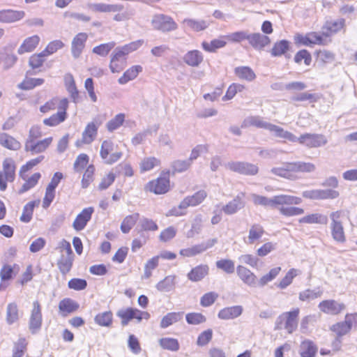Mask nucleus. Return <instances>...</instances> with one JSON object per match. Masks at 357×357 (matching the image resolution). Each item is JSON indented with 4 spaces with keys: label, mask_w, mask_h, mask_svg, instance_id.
Here are the masks:
<instances>
[{
    "label": "nucleus",
    "mask_w": 357,
    "mask_h": 357,
    "mask_svg": "<svg viewBox=\"0 0 357 357\" xmlns=\"http://www.w3.org/2000/svg\"><path fill=\"white\" fill-rule=\"evenodd\" d=\"M227 44L225 35L220 36L218 38H213L210 42L203 41L202 43V49L208 53H215L219 49L224 48Z\"/></svg>",
    "instance_id": "bb28decb"
},
{
    "label": "nucleus",
    "mask_w": 357,
    "mask_h": 357,
    "mask_svg": "<svg viewBox=\"0 0 357 357\" xmlns=\"http://www.w3.org/2000/svg\"><path fill=\"white\" fill-rule=\"evenodd\" d=\"M143 68L140 65H135L128 68L119 78L118 82L120 84H125L128 82L135 79L138 75L142 72Z\"/></svg>",
    "instance_id": "58836bf2"
},
{
    "label": "nucleus",
    "mask_w": 357,
    "mask_h": 357,
    "mask_svg": "<svg viewBox=\"0 0 357 357\" xmlns=\"http://www.w3.org/2000/svg\"><path fill=\"white\" fill-rule=\"evenodd\" d=\"M39 202V200L31 201L24 206L22 213L20 218L21 222L27 223L31 220L34 208Z\"/></svg>",
    "instance_id": "8fccbe9b"
},
{
    "label": "nucleus",
    "mask_w": 357,
    "mask_h": 357,
    "mask_svg": "<svg viewBox=\"0 0 357 357\" xmlns=\"http://www.w3.org/2000/svg\"><path fill=\"white\" fill-rule=\"evenodd\" d=\"M88 34L84 32L77 33L72 40L71 43V54L75 59L81 56L88 40Z\"/></svg>",
    "instance_id": "aec40b11"
},
{
    "label": "nucleus",
    "mask_w": 357,
    "mask_h": 357,
    "mask_svg": "<svg viewBox=\"0 0 357 357\" xmlns=\"http://www.w3.org/2000/svg\"><path fill=\"white\" fill-rule=\"evenodd\" d=\"M243 310L241 305L226 307L218 312V317L223 320L234 319L241 316Z\"/></svg>",
    "instance_id": "72a5a7b5"
},
{
    "label": "nucleus",
    "mask_w": 357,
    "mask_h": 357,
    "mask_svg": "<svg viewBox=\"0 0 357 357\" xmlns=\"http://www.w3.org/2000/svg\"><path fill=\"white\" fill-rule=\"evenodd\" d=\"M228 168L234 172L245 175H255L258 172L257 165L244 162H232L228 164Z\"/></svg>",
    "instance_id": "4be33fe9"
},
{
    "label": "nucleus",
    "mask_w": 357,
    "mask_h": 357,
    "mask_svg": "<svg viewBox=\"0 0 357 357\" xmlns=\"http://www.w3.org/2000/svg\"><path fill=\"white\" fill-rule=\"evenodd\" d=\"M28 341L24 337H20L13 343L12 357H23L27 351Z\"/></svg>",
    "instance_id": "c03bdc74"
},
{
    "label": "nucleus",
    "mask_w": 357,
    "mask_h": 357,
    "mask_svg": "<svg viewBox=\"0 0 357 357\" xmlns=\"http://www.w3.org/2000/svg\"><path fill=\"white\" fill-rule=\"evenodd\" d=\"M22 316L19 305L16 302H10L6 306V321L8 325L17 323Z\"/></svg>",
    "instance_id": "c85d7f7f"
},
{
    "label": "nucleus",
    "mask_w": 357,
    "mask_h": 357,
    "mask_svg": "<svg viewBox=\"0 0 357 357\" xmlns=\"http://www.w3.org/2000/svg\"><path fill=\"white\" fill-rule=\"evenodd\" d=\"M248 42L249 45L257 50H261L271 43L268 36L260 33H248Z\"/></svg>",
    "instance_id": "b1692460"
},
{
    "label": "nucleus",
    "mask_w": 357,
    "mask_h": 357,
    "mask_svg": "<svg viewBox=\"0 0 357 357\" xmlns=\"http://www.w3.org/2000/svg\"><path fill=\"white\" fill-rule=\"evenodd\" d=\"M100 156L106 164L112 165L121 158L123 153L114 142L106 139L101 144Z\"/></svg>",
    "instance_id": "6e6552de"
},
{
    "label": "nucleus",
    "mask_w": 357,
    "mask_h": 357,
    "mask_svg": "<svg viewBox=\"0 0 357 357\" xmlns=\"http://www.w3.org/2000/svg\"><path fill=\"white\" fill-rule=\"evenodd\" d=\"M45 83L43 78H33L26 76L23 80L18 84V88L23 91H29L33 89L37 86H40Z\"/></svg>",
    "instance_id": "79ce46f5"
},
{
    "label": "nucleus",
    "mask_w": 357,
    "mask_h": 357,
    "mask_svg": "<svg viewBox=\"0 0 357 357\" xmlns=\"http://www.w3.org/2000/svg\"><path fill=\"white\" fill-rule=\"evenodd\" d=\"M43 135L41 128L38 126H32L29 131L24 150L31 155H37L45 152L52 144L54 138L52 136L38 139Z\"/></svg>",
    "instance_id": "f03ea898"
},
{
    "label": "nucleus",
    "mask_w": 357,
    "mask_h": 357,
    "mask_svg": "<svg viewBox=\"0 0 357 357\" xmlns=\"http://www.w3.org/2000/svg\"><path fill=\"white\" fill-rule=\"evenodd\" d=\"M0 145L10 151H18L21 149V142L6 132H0Z\"/></svg>",
    "instance_id": "473e14b6"
},
{
    "label": "nucleus",
    "mask_w": 357,
    "mask_h": 357,
    "mask_svg": "<svg viewBox=\"0 0 357 357\" xmlns=\"http://www.w3.org/2000/svg\"><path fill=\"white\" fill-rule=\"evenodd\" d=\"M40 43V38L38 35H33L26 38L17 49L20 55L30 53L36 50Z\"/></svg>",
    "instance_id": "393cba45"
},
{
    "label": "nucleus",
    "mask_w": 357,
    "mask_h": 357,
    "mask_svg": "<svg viewBox=\"0 0 357 357\" xmlns=\"http://www.w3.org/2000/svg\"><path fill=\"white\" fill-rule=\"evenodd\" d=\"M151 24L153 30L162 33L174 31L178 29V24L173 17L162 13L154 15Z\"/></svg>",
    "instance_id": "9b49d317"
},
{
    "label": "nucleus",
    "mask_w": 357,
    "mask_h": 357,
    "mask_svg": "<svg viewBox=\"0 0 357 357\" xmlns=\"http://www.w3.org/2000/svg\"><path fill=\"white\" fill-rule=\"evenodd\" d=\"M209 273V267L207 264H199L192 268L187 274L189 280L197 282L202 280Z\"/></svg>",
    "instance_id": "cd10ccee"
},
{
    "label": "nucleus",
    "mask_w": 357,
    "mask_h": 357,
    "mask_svg": "<svg viewBox=\"0 0 357 357\" xmlns=\"http://www.w3.org/2000/svg\"><path fill=\"white\" fill-rule=\"evenodd\" d=\"M142 40H139L117 47L110 56L109 67L111 72L113 73H121L127 66L126 56L138 50L142 46Z\"/></svg>",
    "instance_id": "7ed1b4c3"
},
{
    "label": "nucleus",
    "mask_w": 357,
    "mask_h": 357,
    "mask_svg": "<svg viewBox=\"0 0 357 357\" xmlns=\"http://www.w3.org/2000/svg\"><path fill=\"white\" fill-rule=\"evenodd\" d=\"M47 56L43 51L38 53H34L29 58L28 63L33 70L41 68L47 60Z\"/></svg>",
    "instance_id": "37998d69"
},
{
    "label": "nucleus",
    "mask_w": 357,
    "mask_h": 357,
    "mask_svg": "<svg viewBox=\"0 0 357 357\" xmlns=\"http://www.w3.org/2000/svg\"><path fill=\"white\" fill-rule=\"evenodd\" d=\"M59 314L62 317L75 312L79 308V303L70 298H64L60 301L58 305Z\"/></svg>",
    "instance_id": "a878e982"
},
{
    "label": "nucleus",
    "mask_w": 357,
    "mask_h": 357,
    "mask_svg": "<svg viewBox=\"0 0 357 357\" xmlns=\"http://www.w3.org/2000/svg\"><path fill=\"white\" fill-rule=\"evenodd\" d=\"M185 319L190 325L201 324L206 321V317L201 312H189L186 314Z\"/></svg>",
    "instance_id": "e2e57ef3"
},
{
    "label": "nucleus",
    "mask_w": 357,
    "mask_h": 357,
    "mask_svg": "<svg viewBox=\"0 0 357 357\" xmlns=\"http://www.w3.org/2000/svg\"><path fill=\"white\" fill-rule=\"evenodd\" d=\"M236 274L241 280L248 286L255 284L257 280L256 275L252 271L242 265L237 266Z\"/></svg>",
    "instance_id": "2f4dec72"
},
{
    "label": "nucleus",
    "mask_w": 357,
    "mask_h": 357,
    "mask_svg": "<svg viewBox=\"0 0 357 357\" xmlns=\"http://www.w3.org/2000/svg\"><path fill=\"white\" fill-rule=\"evenodd\" d=\"M204 60L202 53L197 50H190L183 56V61L189 66L198 67Z\"/></svg>",
    "instance_id": "e433bc0d"
},
{
    "label": "nucleus",
    "mask_w": 357,
    "mask_h": 357,
    "mask_svg": "<svg viewBox=\"0 0 357 357\" xmlns=\"http://www.w3.org/2000/svg\"><path fill=\"white\" fill-rule=\"evenodd\" d=\"M289 50V42L282 40L274 44L271 49V54L274 56H279L284 54Z\"/></svg>",
    "instance_id": "69168bd1"
},
{
    "label": "nucleus",
    "mask_w": 357,
    "mask_h": 357,
    "mask_svg": "<svg viewBox=\"0 0 357 357\" xmlns=\"http://www.w3.org/2000/svg\"><path fill=\"white\" fill-rule=\"evenodd\" d=\"M356 321H357V313H348L345 315L344 321L333 324L330 330L337 337H341L350 332L353 324Z\"/></svg>",
    "instance_id": "2eb2a0df"
},
{
    "label": "nucleus",
    "mask_w": 357,
    "mask_h": 357,
    "mask_svg": "<svg viewBox=\"0 0 357 357\" xmlns=\"http://www.w3.org/2000/svg\"><path fill=\"white\" fill-rule=\"evenodd\" d=\"M65 46L64 43L61 40H54L50 41L43 50V52L47 56L56 53Z\"/></svg>",
    "instance_id": "0e129e2a"
},
{
    "label": "nucleus",
    "mask_w": 357,
    "mask_h": 357,
    "mask_svg": "<svg viewBox=\"0 0 357 357\" xmlns=\"http://www.w3.org/2000/svg\"><path fill=\"white\" fill-rule=\"evenodd\" d=\"M311 165L302 162H289L282 167H275L273 172L278 176L287 178H294L301 173L309 172L311 170Z\"/></svg>",
    "instance_id": "423d86ee"
},
{
    "label": "nucleus",
    "mask_w": 357,
    "mask_h": 357,
    "mask_svg": "<svg viewBox=\"0 0 357 357\" xmlns=\"http://www.w3.org/2000/svg\"><path fill=\"white\" fill-rule=\"evenodd\" d=\"M124 121L125 114L122 113L118 114L107 123V128L109 131L113 132L120 128Z\"/></svg>",
    "instance_id": "774afa93"
},
{
    "label": "nucleus",
    "mask_w": 357,
    "mask_h": 357,
    "mask_svg": "<svg viewBox=\"0 0 357 357\" xmlns=\"http://www.w3.org/2000/svg\"><path fill=\"white\" fill-rule=\"evenodd\" d=\"M116 316L120 319L121 324L123 326L128 325V324L135 319L139 323L142 319H149L150 314L146 311H142L136 307H127L119 310Z\"/></svg>",
    "instance_id": "1a4fd4ad"
},
{
    "label": "nucleus",
    "mask_w": 357,
    "mask_h": 357,
    "mask_svg": "<svg viewBox=\"0 0 357 357\" xmlns=\"http://www.w3.org/2000/svg\"><path fill=\"white\" fill-rule=\"evenodd\" d=\"M101 122L98 119H94L86 126L80 140L76 142L77 146H81L85 144H91L97 137L98 130Z\"/></svg>",
    "instance_id": "f3484780"
},
{
    "label": "nucleus",
    "mask_w": 357,
    "mask_h": 357,
    "mask_svg": "<svg viewBox=\"0 0 357 357\" xmlns=\"http://www.w3.org/2000/svg\"><path fill=\"white\" fill-rule=\"evenodd\" d=\"M19 176L20 178L24 181V183L22 185L18 191L20 194H23L35 188L42 177V175L40 172H34L31 176H29L28 173H19Z\"/></svg>",
    "instance_id": "5701e85b"
},
{
    "label": "nucleus",
    "mask_w": 357,
    "mask_h": 357,
    "mask_svg": "<svg viewBox=\"0 0 357 357\" xmlns=\"http://www.w3.org/2000/svg\"><path fill=\"white\" fill-rule=\"evenodd\" d=\"M344 216V212L342 210L333 212L330 215L331 236L333 240L338 243H344L346 241V234L342 221Z\"/></svg>",
    "instance_id": "9d476101"
},
{
    "label": "nucleus",
    "mask_w": 357,
    "mask_h": 357,
    "mask_svg": "<svg viewBox=\"0 0 357 357\" xmlns=\"http://www.w3.org/2000/svg\"><path fill=\"white\" fill-rule=\"evenodd\" d=\"M245 193L242 192L236 196L231 201L223 207V211L228 215L235 213L238 210L243 208L244 202Z\"/></svg>",
    "instance_id": "c9c22d12"
},
{
    "label": "nucleus",
    "mask_w": 357,
    "mask_h": 357,
    "mask_svg": "<svg viewBox=\"0 0 357 357\" xmlns=\"http://www.w3.org/2000/svg\"><path fill=\"white\" fill-rule=\"evenodd\" d=\"M252 201L255 205L272 206L277 208L280 213L286 217L300 215L304 213V210L294 206L301 203V198L289 195H279L269 199L266 197L252 195Z\"/></svg>",
    "instance_id": "f257e3e1"
},
{
    "label": "nucleus",
    "mask_w": 357,
    "mask_h": 357,
    "mask_svg": "<svg viewBox=\"0 0 357 357\" xmlns=\"http://www.w3.org/2000/svg\"><path fill=\"white\" fill-rule=\"evenodd\" d=\"M236 77L247 82H252L256 79V74L254 70L249 66H238L234 70Z\"/></svg>",
    "instance_id": "ea45409f"
},
{
    "label": "nucleus",
    "mask_w": 357,
    "mask_h": 357,
    "mask_svg": "<svg viewBox=\"0 0 357 357\" xmlns=\"http://www.w3.org/2000/svg\"><path fill=\"white\" fill-rule=\"evenodd\" d=\"M115 6L117 7L112 11L114 13V20L116 22H123L130 19V14L129 11L124 8V6L121 4L115 3Z\"/></svg>",
    "instance_id": "bf43d9fd"
},
{
    "label": "nucleus",
    "mask_w": 357,
    "mask_h": 357,
    "mask_svg": "<svg viewBox=\"0 0 357 357\" xmlns=\"http://www.w3.org/2000/svg\"><path fill=\"white\" fill-rule=\"evenodd\" d=\"M73 256H61L57 261V266L62 275L69 273L73 265Z\"/></svg>",
    "instance_id": "de8ad7c7"
},
{
    "label": "nucleus",
    "mask_w": 357,
    "mask_h": 357,
    "mask_svg": "<svg viewBox=\"0 0 357 357\" xmlns=\"http://www.w3.org/2000/svg\"><path fill=\"white\" fill-rule=\"evenodd\" d=\"M207 197V193L204 190H200L192 195L185 197L179 204L178 208L186 209L188 207H194L202 204Z\"/></svg>",
    "instance_id": "412c9836"
},
{
    "label": "nucleus",
    "mask_w": 357,
    "mask_h": 357,
    "mask_svg": "<svg viewBox=\"0 0 357 357\" xmlns=\"http://www.w3.org/2000/svg\"><path fill=\"white\" fill-rule=\"evenodd\" d=\"M343 30L345 31V20L340 18L336 20L327 21L321 31L314 36V43L326 45L331 41V37Z\"/></svg>",
    "instance_id": "20e7f679"
},
{
    "label": "nucleus",
    "mask_w": 357,
    "mask_h": 357,
    "mask_svg": "<svg viewBox=\"0 0 357 357\" xmlns=\"http://www.w3.org/2000/svg\"><path fill=\"white\" fill-rule=\"evenodd\" d=\"M298 314V309L282 313L276 320L275 329L284 328L289 333H293L297 328Z\"/></svg>",
    "instance_id": "f8f14e48"
},
{
    "label": "nucleus",
    "mask_w": 357,
    "mask_h": 357,
    "mask_svg": "<svg viewBox=\"0 0 357 357\" xmlns=\"http://www.w3.org/2000/svg\"><path fill=\"white\" fill-rule=\"evenodd\" d=\"M216 266L227 274H231L235 271L234 261L229 259H221L216 261Z\"/></svg>",
    "instance_id": "052dcab7"
},
{
    "label": "nucleus",
    "mask_w": 357,
    "mask_h": 357,
    "mask_svg": "<svg viewBox=\"0 0 357 357\" xmlns=\"http://www.w3.org/2000/svg\"><path fill=\"white\" fill-rule=\"evenodd\" d=\"M45 159L44 155H38L35 158H32L28 160L24 165H22L19 173L24 174L28 173L29 171L33 169L35 167L41 163Z\"/></svg>",
    "instance_id": "680f3d73"
},
{
    "label": "nucleus",
    "mask_w": 357,
    "mask_h": 357,
    "mask_svg": "<svg viewBox=\"0 0 357 357\" xmlns=\"http://www.w3.org/2000/svg\"><path fill=\"white\" fill-rule=\"evenodd\" d=\"M183 23L191 30L197 32L204 31L208 26V23L203 20L187 18L183 21Z\"/></svg>",
    "instance_id": "09e8293b"
},
{
    "label": "nucleus",
    "mask_w": 357,
    "mask_h": 357,
    "mask_svg": "<svg viewBox=\"0 0 357 357\" xmlns=\"http://www.w3.org/2000/svg\"><path fill=\"white\" fill-rule=\"evenodd\" d=\"M25 15L23 10H15L11 9H6L0 10V22L1 23H13L22 20Z\"/></svg>",
    "instance_id": "c756f323"
},
{
    "label": "nucleus",
    "mask_w": 357,
    "mask_h": 357,
    "mask_svg": "<svg viewBox=\"0 0 357 357\" xmlns=\"http://www.w3.org/2000/svg\"><path fill=\"white\" fill-rule=\"evenodd\" d=\"M63 178L64 175L61 172H56L53 174L50 183L45 189V194L42 200L43 208H48L53 202L56 196V189Z\"/></svg>",
    "instance_id": "ddd939ff"
},
{
    "label": "nucleus",
    "mask_w": 357,
    "mask_h": 357,
    "mask_svg": "<svg viewBox=\"0 0 357 357\" xmlns=\"http://www.w3.org/2000/svg\"><path fill=\"white\" fill-rule=\"evenodd\" d=\"M96 167L93 164L89 165L85 169L82 180L81 185L82 188H88L90 184L94 181Z\"/></svg>",
    "instance_id": "49530a36"
},
{
    "label": "nucleus",
    "mask_w": 357,
    "mask_h": 357,
    "mask_svg": "<svg viewBox=\"0 0 357 357\" xmlns=\"http://www.w3.org/2000/svg\"><path fill=\"white\" fill-rule=\"evenodd\" d=\"M94 321L100 326L111 327L113 324V313L110 310L100 312L95 316Z\"/></svg>",
    "instance_id": "a18cd8bd"
},
{
    "label": "nucleus",
    "mask_w": 357,
    "mask_h": 357,
    "mask_svg": "<svg viewBox=\"0 0 357 357\" xmlns=\"http://www.w3.org/2000/svg\"><path fill=\"white\" fill-rule=\"evenodd\" d=\"M182 312H169L162 317L160 321V327L165 328L179 321L182 319Z\"/></svg>",
    "instance_id": "6e6d98bb"
},
{
    "label": "nucleus",
    "mask_w": 357,
    "mask_h": 357,
    "mask_svg": "<svg viewBox=\"0 0 357 357\" xmlns=\"http://www.w3.org/2000/svg\"><path fill=\"white\" fill-rule=\"evenodd\" d=\"M318 307L324 314L338 315L345 310L346 305L344 303L338 302L336 300L328 299L319 303Z\"/></svg>",
    "instance_id": "a211bd4d"
},
{
    "label": "nucleus",
    "mask_w": 357,
    "mask_h": 357,
    "mask_svg": "<svg viewBox=\"0 0 357 357\" xmlns=\"http://www.w3.org/2000/svg\"><path fill=\"white\" fill-rule=\"evenodd\" d=\"M95 210L93 206H89L83 208L75 217L73 227L77 231L83 230L90 222Z\"/></svg>",
    "instance_id": "6ab92c4d"
},
{
    "label": "nucleus",
    "mask_w": 357,
    "mask_h": 357,
    "mask_svg": "<svg viewBox=\"0 0 357 357\" xmlns=\"http://www.w3.org/2000/svg\"><path fill=\"white\" fill-rule=\"evenodd\" d=\"M63 82L70 97L74 102H77L79 99V93L73 74L70 73H66L63 77Z\"/></svg>",
    "instance_id": "7c9ffc66"
},
{
    "label": "nucleus",
    "mask_w": 357,
    "mask_h": 357,
    "mask_svg": "<svg viewBox=\"0 0 357 357\" xmlns=\"http://www.w3.org/2000/svg\"><path fill=\"white\" fill-rule=\"evenodd\" d=\"M68 107L69 101L67 98H63L61 102V109H58L56 113L45 118L43 120V125L49 128H54L63 123L68 119Z\"/></svg>",
    "instance_id": "4468645a"
},
{
    "label": "nucleus",
    "mask_w": 357,
    "mask_h": 357,
    "mask_svg": "<svg viewBox=\"0 0 357 357\" xmlns=\"http://www.w3.org/2000/svg\"><path fill=\"white\" fill-rule=\"evenodd\" d=\"M171 189L170 171L164 169L161 171L160 175L154 179L147 182L144 190L146 192L153 193L154 195H165Z\"/></svg>",
    "instance_id": "39448f33"
},
{
    "label": "nucleus",
    "mask_w": 357,
    "mask_h": 357,
    "mask_svg": "<svg viewBox=\"0 0 357 357\" xmlns=\"http://www.w3.org/2000/svg\"><path fill=\"white\" fill-rule=\"evenodd\" d=\"M161 161L159 158L154 156H147L143 158L139 163L140 173L150 172L155 167H160Z\"/></svg>",
    "instance_id": "4c0bfd02"
},
{
    "label": "nucleus",
    "mask_w": 357,
    "mask_h": 357,
    "mask_svg": "<svg viewBox=\"0 0 357 357\" xmlns=\"http://www.w3.org/2000/svg\"><path fill=\"white\" fill-rule=\"evenodd\" d=\"M42 324V305L38 300H36L32 303V308L29 320V328L34 334L40 330Z\"/></svg>",
    "instance_id": "dca6fc26"
},
{
    "label": "nucleus",
    "mask_w": 357,
    "mask_h": 357,
    "mask_svg": "<svg viewBox=\"0 0 357 357\" xmlns=\"http://www.w3.org/2000/svg\"><path fill=\"white\" fill-rule=\"evenodd\" d=\"M89 156L84 153L79 154L73 163V170L75 172L79 173L86 168L89 165Z\"/></svg>",
    "instance_id": "5fc2aeb1"
},
{
    "label": "nucleus",
    "mask_w": 357,
    "mask_h": 357,
    "mask_svg": "<svg viewBox=\"0 0 357 357\" xmlns=\"http://www.w3.org/2000/svg\"><path fill=\"white\" fill-rule=\"evenodd\" d=\"M115 46L116 43L114 41L102 43L94 47L92 50V52L98 56L105 57L109 54V52L114 48Z\"/></svg>",
    "instance_id": "13d9d810"
},
{
    "label": "nucleus",
    "mask_w": 357,
    "mask_h": 357,
    "mask_svg": "<svg viewBox=\"0 0 357 357\" xmlns=\"http://www.w3.org/2000/svg\"><path fill=\"white\" fill-rule=\"evenodd\" d=\"M218 294L215 291L205 293L200 298V305L204 307L212 305L218 298Z\"/></svg>",
    "instance_id": "338daca9"
},
{
    "label": "nucleus",
    "mask_w": 357,
    "mask_h": 357,
    "mask_svg": "<svg viewBox=\"0 0 357 357\" xmlns=\"http://www.w3.org/2000/svg\"><path fill=\"white\" fill-rule=\"evenodd\" d=\"M265 234V229L264 227L259 224V223H255L252 224L248 231V243L249 244H253L256 241H259L261 239L263 236Z\"/></svg>",
    "instance_id": "a19ab883"
},
{
    "label": "nucleus",
    "mask_w": 357,
    "mask_h": 357,
    "mask_svg": "<svg viewBox=\"0 0 357 357\" xmlns=\"http://www.w3.org/2000/svg\"><path fill=\"white\" fill-rule=\"evenodd\" d=\"M17 165L11 157H6L2 162V169L0 170V190L5 191L7 183L14 181L16 176Z\"/></svg>",
    "instance_id": "0eeeda50"
},
{
    "label": "nucleus",
    "mask_w": 357,
    "mask_h": 357,
    "mask_svg": "<svg viewBox=\"0 0 357 357\" xmlns=\"http://www.w3.org/2000/svg\"><path fill=\"white\" fill-rule=\"evenodd\" d=\"M63 100V98L53 97L42 105L39 110L42 114H47L54 110L56 107H58V109H61V102Z\"/></svg>",
    "instance_id": "3c124183"
},
{
    "label": "nucleus",
    "mask_w": 357,
    "mask_h": 357,
    "mask_svg": "<svg viewBox=\"0 0 357 357\" xmlns=\"http://www.w3.org/2000/svg\"><path fill=\"white\" fill-rule=\"evenodd\" d=\"M139 218V214L138 213H135L132 215H127L121 222V229L123 233L126 234L128 233L130 229L134 227L136 224L137 221Z\"/></svg>",
    "instance_id": "4d7b16f0"
},
{
    "label": "nucleus",
    "mask_w": 357,
    "mask_h": 357,
    "mask_svg": "<svg viewBox=\"0 0 357 357\" xmlns=\"http://www.w3.org/2000/svg\"><path fill=\"white\" fill-rule=\"evenodd\" d=\"M17 264H3L0 270V279L2 282H8L13 279L20 271Z\"/></svg>",
    "instance_id": "f704fd0d"
},
{
    "label": "nucleus",
    "mask_w": 357,
    "mask_h": 357,
    "mask_svg": "<svg viewBox=\"0 0 357 357\" xmlns=\"http://www.w3.org/2000/svg\"><path fill=\"white\" fill-rule=\"evenodd\" d=\"M160 346L165 350L177 351L180 348L177 339L172 337H162L158 341Z\"/></svg>",
    "instance_id": "864d4df0"
},
{
    "label": "nucleus",
    "mask_w": 357,
    "mask_h": 357,
    "mask_svg": "<svg viewBox=\"0 0 357 357\" xmlns=\"http://www.w3.org/2000/svg\"><path fill=\"white\" fill-rule=\"evenodd\" d=\"M245 86L240 83H232L231 84L222 97L223 101H228L233 99L238 93L242 92L245 90Z\"/></svg>",
    "instance_id": "603ef678"
}]
</instances>
